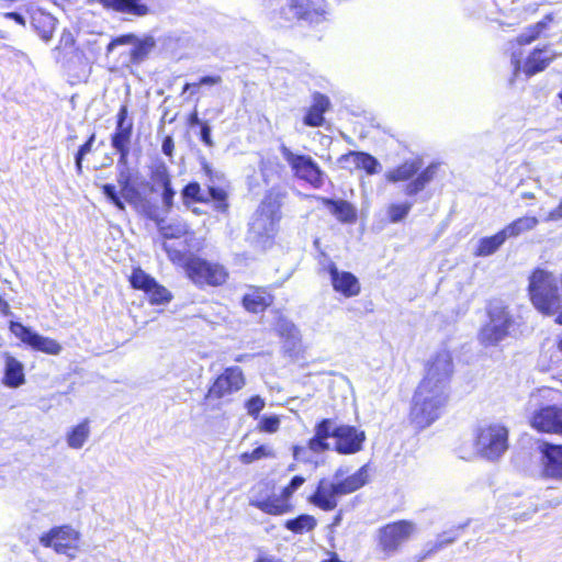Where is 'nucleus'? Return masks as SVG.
<instances>
[{
  "mask_svg": "<svg viewBox=\"0 0 562 562\" xmlns=\"http://www.w3.org/2000/svg\"><path fill=\"white\" fill-rule=\"evenodd\" d=\"M76 44V40L69 31L63 32L58 45L55 47V50L61 53L65 49L72 48Z\"/></svg>",
  "mask_w": 562,
  "mask_h": 562,
  "instance_id": "8fccbe9b",
  "label": "nucleus"
},
{
  "mask_svg": "<svg viewBox=\"0 0 562 562\" xmlns=\"http://www.w3.org/2000/svg\"><path fill=\"white\" fill-rule=\"evenodd\" d=\"M95 140V133H91L87 140L79 146L77 153L75 154V164L76 170L78 175L82 173V161L87 154L92 150L93 143Z\"/></svg>",
  "mask_w": 562,
  "mask_h": 562,
  "instance_id": "49530a36",
  "label": "nucleus"
},
{
  "mask_svg": "<svg viewBox=\"0 0 562 562\" xmlns=\"http://www.w3.org/2000/svg\"><path fill=\"white\" fill-rule=\"evenodd\" d=\"M335 427L329 418H324L315 425V434L307 440V448L315 453H321L329 449L327 439L334 438Z\"/></svg>",
  "mask_w": 562,
  "mask_h": 562,
  "instance_id": "72a5a7b5",
  "label": "nucleus"
},
{
  "mask_svg": "<svg viewBox=\"0 0 562 562\" xmlns=\"http://www.w3.org/2000/svg\"><path fill=\"white\" fill-rule=\"evenodd\" d=\"M244 358H245L244 355H239L238 357L235 358V361L240 362L244 360Z\"/></svg>",
  "mask_w": 562,
  "mask_h": 562,
  "instance_id": "69168bd1",
  "label": "nucleus"
},
{
  "mask_svg": "<svg viewBox=\"0 0 562 562\" xmlns=\"http://www.w3.org/2000/svg\"><path fill=\"white\" fill-rule=\"evenodd\" d=\"M539 224V220L535 215H524L513 220L503 229L506 238H515L519 235L530 232Z\"/></svg>",
  "mask_w": 562,
  "mask_h": 562,
  "instance_id": "58836bf2",
  "label": "nucleus"
},
{
  "mask_svg": "<svg viewBox=\"0 0 562 562\" xmlns=\"http://www.w3.org/2000/svg\"><path fill=\"white\" fill-rule=\"evenodd\" d=\"M30 23L44 42L47 43L53 38L57 21L52 14L42 9H35L31 12Z\"/></svg>",
  "mask_w": 562,
  "mask_h": 562,
  "instance_id": "f704fd0d",
  "label": "nucleus"
},
{
  "mask_svg": "<svg viewBox=\"0 0 562 562\" xmlns=\"http://www.w3.org/2000/svg\"><path fill=\"white\" fill-rule=\"evenodd\" d=\"M527 292L532 306L542 315L557 314L555 323L562 325V273L559 279L546 269L535 268L528 278Z\"/></svg>",
  "mask_w": 562,
  "mask_h": 562,
  "instance_id": "20e7f679",
  "label": "nucleus"
},
{
  "mask_svg": "<svg viewBox=\"0 0 562 562\" xmlns=\"http://www.w3.org/2000/svg\"><path fill=\"white\" fill-rule=\"evenodd\" d=\"M176 145L173 138L170 135H167L162 138L161 143V151L168 158H172L175 155Z\"/></svg>",
  "mask_w": 562,
  "mask_h": 562,
  "instance_id": "603ef678",
  "label": "nucleus"
},
{
  "mask_svg": "<svg viewBox=\"0 0 562 562\" xmlns=\"http://www.w3.org/2000/svg\"><path fill=\"white\" fill-rule=\"evenodd\" d=\"M337 162L341 169L349 173L362 171L367 176H373L381 170L379 160L366 151L349 150L340 155Z\"/></svg>",
  "mask_w": 562,
  "mask_h": 562,
  "instance_id": "5701e85b",
  "label": "nucleus"
},
{
  "mask_svg": "<svg viewBox=\"0 0 562 562\" xmlns=\"http://www.w3.org/2000/svg\"><path fill=\"white\" fill-rule=\"evenodd\" d=\"M558 98H559V100H560V101H561V103H562V90L558 93Z\"/></svg>",
  "mask_w": 562,
  "mask_h": 562,
  "instance_id": "774afa93",
  "label": "nucleus"
},
{
  "mask_svg": "<svg viewBox=\"0 0 562 562\" xmlns=\"http://www.w3.org/2000/svg\"><path fill=\"white\" fill-rule=\"evenodd\" d=\"M121 45H132L127 50V63L132 67H137L148 59L151 52L157 46V41L153 35H144L143 37L136 36L134 33H125L113 37L105 47V54L109 56L114 53V49Z\"/></svg>",
  "mask_w": 562,
  "mask_h": 562,
  "instance_id": "2eb2a0df",
  "label": "nucleus"
},
{
  "mask_svg": "<svg viewBox=\"0 0 562 562\" xmlns=\"http://www.w3.org/2000/svg\"><path fill=\"white\" fill-rule=\"evenodd\" d=\"M286 8L297 23V37L307 43L324 41L333 27L327 0H286Z\"/></svg>",
  "mask_w": 562,
  "mask_h": 562,
  "instance_id": "f03ea898",
  "label": "nucleus"
},
{
  "mask_svg": "<svg viewBox=\"0 0 562 562\" xmlns=\"http://www.w3.org/2000/svg\"><path fill=\"white\" fill-rule=\"evenodd\" d=\"M438 164H429L423 168V160L419 157L407 159L385 172V180L390 183L409 181L404 190L407 196H413L425 190L435 179Z\"/></svg>",
  "mask_w": 562,
  "mask_h": 562,
  "instance_id": "423d86ee",
  "label": "nucleus"
},
{
  "mask_svg": "<svg viewBox=\"0 0 562 562\" xmlns=\"http://www.w3.org/2000/svg\"><path fill=\"white\" fill-rule=\"evenodd\" d=\"M201 86H192V82H187L183 85L182 87V91L181 93H186V92H190L191 94H194L196 93L198 89L200 88Z\"/></svg>",
  "mask_w": 562,
  "mask_h": 562,
  "instance_id": "680f3d73",
  "label": "nucleus"
},
{
  "mask_svg": "<svg viewBox=\"0 0 562 562\" xmlns=\"http://www.w3.org/2000/svg\"><path fill=\"white\" fill-rule=\"evenodd\" d=\"M316 525L317 520L315 517L308 514H301L284 522V527L295 535L312 531L315 529Z\"/></svg>",
  "mask_w": 562,
  "mask_h": 562,
  "instance_id": "79ce46f5",
  "label": "nucleus"
},
{
  "mask_svg": "<svg viewBox=\"0 0 562 562\" xmlns=\"http://www.w3.org/2000/svg\"><path fill=\"white\" fill-rule=\"evenodd\" d=\"M368 483L369 468L367 464L344 479H338V472H336L334 481L321 479L307 501L323 512H331L337 507L339 497L355 493Z\"/></svg>",
  "mask_w": 562,
  "mask_h": 562,
  "instance_id": "39448f33",
  "label": "nucleus"
},
{
  "mask_svg": "<svg viewBox=\"0 0 562 562\" xmlns=\"http://www.w3.org/2000/svg\"><path fill=\"white\" fill-rule=\"evenodd\" d=\"M306 482V479L303 475H294L286 485H284L281 488V494L283 495L284 499L288 503H293L292 498L294 493L300 490L304 483Z\"/></svg>",
  "mask_w": 562,
  "mask_h": 562,
  "instance_id": "de8ad7c7",
  "label": "nucleus"
},
{
  "mask_svg": "<svg viewBox=\"0 0 562 562\" xmlns=\"http://www.w3.org/2000/svg\"><path fill=\"white\" fill-rule=\"evenodd\" d=\"M10 330L23 344L27 345L35 351H41L46 355L56 356L59 355L60 351L63 350L61 345L57 340L50 337H44L31 330L29 327L24 326L21 323L11 322Z\"/></svg>",
  "mask_w": 562,
  "mask_h": 562,
  "instance_id": "aec40b11",
  "label": "nucleus"
},
{
  "mask_svg": "<svg viewBox=\"0 0 562 562\" xmlns=\"http://www.w3.org/2000/svg\"><path fill=\"white\" fill-rule=\"evenodd\" d=\"M274 301V296L266 286L248 285L247 292L241 296V306L251 314L266 312Z\"/></svg>",
  "mask_w": 562,
  "mask_h": 562,
  "instance_id": "cd10ccee",
  "label": "nucleus"
},
{
  "mask_svg": "<svg viewBox=\"0 0 562 562\" xmlns=\"http://www.w3.org/2000/svg\"><path fill=\"white\" fill-rule=\"evenodd\" d=\"M453 359L448 351L436 352L425 364V374L417 384L407 414L415 432L430 427L442 415L450 394Z\"/></svg>",
  "mask_w": 562,
  "mask_h": 562,
  "instance_id": "f257e3e1",
  "label": "nucleus"
},
{
  "mask_svg": "<svg viewBox=\"0 0 562 562\" xmlns=\"http://www.w3.org/2000/svg\"><path fill=\"white\" fill-rule=\"evenodd\" d=\"M522 198L532 200V199H535V193H532V192H525L522 194Z\"/></svg>",
  "mask_w": 562,
  "mask_h": 562,
  "instance_id": "0e129e2a",
  "label": "nucleus"
},
{
  "mask_svg": "<svg viewBox=\"0 0 562 562\" xmlns=\"http://www.w3.org/2000/svg\"><path fill=\"white\" fill-rule=\"evenodd\" d=\"M251 492L249 505L265 515L279 517L294 510V504L288 503L281 492L277 493L273 481H261Z\"/></svg>",
  "mask_w": 562,
  "mask_h": 562,
  "instance_id": "9d476101",
  "label": "nucleus"
},
{
  "mask_svg": "<svg viewBox=\"0 0 562 562\" xmlns=\"http://www.w3.org/2000/svg\"><path fill=\"white\" fill-rule=\"evenodd\" d=\"M443 542H436L429 549L416 557V562H422L442 549Z\"/></svg>",
  "mask_w": 562,
  "mask_h": 562,
  "instance_id": "5fc2aeb1",
  "label": "nucleus"
},
{
  "mask_svg": "<svg viewBox=\"0 0 562 562\" xmlns=\"http://www.w3.org/2000/svg\"><path fill=\"white\" fill-rule=\"evenodd\" d=\"M221 82V76H203L196 82H192V86H215Z\"/></svg>",
  "mask_w": 562,
  "mask_h": 562,
  "instance_id": "6e6d98bb",
  "label": "nucleus"
},
{
  "mask_svg": "<svg viewBox=\"0 0 562 562\" xmlns=\"http://www.w3.org/2000/svg\"><path fill=\"white\" fill-rule=\"evenodd\" d=\"M325 270L330 277V283L335 292L344 297H353L360 294L361 284L353 273L340 271L333 261L326 266Z\"/></svg>",
  "mask_w": 562,
  "mask_h": 562,
  "instance_id": "a878e982",
  "label": "nucleus"
},
{
  "mask_svg": "<svg viewBox=\"0 0 562 562\" xmlns=\"http://www.w3.org/2000/svg\"><path fill=\"white\" fill-rule=\"evenodd\" d=\"M265 406L266 402L259 395L250 396L245 403V407L248 415L251 416L254 419H258L260 417V413L265 408Z\"/></svg>",
  "mask_w": 562,
  "mask_h": 562,
  "instance_id": "09e8293b",
  "label": "nucleus"
},
{
  "mask_svg": "<svg viewBox=\"0 0 562 562\" xmlns=\"http://www.w3.org/2000/svg\"><path fill=\"white\" fill-rule=\"evenodd\" d=\"M321 562H344L339 559L336 552H328V559L322 560Z\"/></svg>",
  "mask_w": 562,
  "mask_h": 562,
  "instance_id": "e2e57ef3",
  "label": "nucleus"
},
{
  "mask_svg": "<svg viewBox=\"0 0 562 562\" xmlns=\"http://www.w3.org/2000/svg\"><path fill=\"white\" fill-rule=\"evenodd\" d=\"M3 18L7 20H12L21 26L26 25V21H25L24 16L22 14H20L19 12H14V11L5 12V13H3Z\"/></svg>",
  "mask_w": 562,
  "mask_h": 562,
  "instance_id": "13d9d810",
  "label": "nucleus"
},
{
  "mask_svg": "<svg viewBox=\"0 0 562 562\" xmlns=\"http://www.w3.org/2000/svg\"><path fill=\"white\" fill-rule=\"evenodd\" d=\"M138 179L137 171L124 167L119 170L116 177L120 191L112 183L102 184L101 191L120 211H124L125 203H128L147 218H154L157 206L143 192V188L148 187V182L138 181Z\"/></svg>",
  "mask_w": 562,
  "mask_h": 562,
  "instance_id": "7ed1b4c3",
  "label": "nucleus"
},
{
  "mask_svg": "<svg viewBox=\"0 0 562 562\" xmlns=\"http://www.w3.org/2000/svg\"><path fill=\"white\" fill-rule=\"evenodd\" d=\"M204 121L200 120L199 117V112L196 109H194L193 111H191L188 116H187V124L189 126H193V125H199L201 126V124H203Z\"/></svg>",
  "mask_w": 562,
  "mask_h": 562,
  "instance_id": "052dcab7",
  "label": "nucleus"
},
{
  "mask_svg": "<svg viewBox=\"0 0 562 562\" xmlns=\"http://www.w3.org/2000/svg\"><path fill=\"white\" fill-rule=\"evenodd\" d=\"M316 200L326 206L330 214L342 224H352L357 221V210L348 201L342 199H330L316 196Z\"/></svg>",
  "mask_w": 562,
  "mask_h": 562,
  "instance_id": "2f4dec72",
  "label": "nucleus"
},
{
  "mask_svg": "<svg viewBox=\"0 0 562 562\" xmlns=\"http://www.w3.org/2000/svg\"><path fill=\"white\" fill-rule=\"evenodd\" d=\"M412 202H396L391 203L386 209V216L389 223H398L406 218L411 209Z\"/></svg>",
  "mask_w": 562,
  "mask_h": 562,
  "instance_id": "37998d69",
  "label": "nucleus"
},
{
  "mask_svg": "<svg viewBox=\"0 0 562 562\" xmlns=\"http://www.w3.org/2000/svg\"><path fill=\"white\" fill-rule=\"evenodd\" d=\"M130 286L145 294L150 305H165L172 301V293L140 266L133 267L127 278Z\"/></svg>",
  "mask_w": 562,
  "mask_h": 562,
  "instance_id": "dca6fc26",
  "label": "nucleus"
},
{
  "mask_svg": "<svg viewBox=\"0 0 562 562\" xmlns=\"http://www.w3.org/2000/svg\"><path fill=\"white\" fill-rule=\"evenodd\" d=\"M487 321L479 330L477 339L484 347H493L510 335L515 319L508 307L501 303H491L486 308Z\"/></svg>",
  "mask_w": 562,
  "mask_h": 562,
  "instance_id": "6e6552de",
  "label": "nucleus"
},
{
  "mask_svg": "<svg viewBox=\"0 0 562 562\" xmlns=\"http://www.w3.org/2000/svg\"><path fill=\"white\" fill-rule=\"evenodd\" d=\"M128 53L122 52L114 58V63L117 69L133 71L132 64L127 63Z\"/></svg>",
  "mask_w": 562,
  "mask_h": 562,
  "instance_id": "864d4df0",
  "label": "nucleus"
},
{
  "mask_svg": "<svg viewBox=\"0 0 562 562\" xmlns=\"http://www.w3.org/2000/svg\"><path fill=\"white\" fill-rule=\"evenodd\" d=\"M246 383L247 379L240 367H226L212 379L203 400L210 403L229 401L234 394L246 386Z\"/></svg>",
  "mask_w": 562,
  "mask_h": 562,
  "instance_id": "1a4fd4ad",
  "label": "nucleus"
},
{
  "mask_svg": "<svg viewBox=\"0 0 562 562\" xmlns=\"http://www.w3.org/2000/svg\"><path fill=\"white\" fill-rule=\"evenodd\" d=\"M508 428L502 424H490L477 429L475 446L486 459L499 458L508 448Z\"/></svg>",
  "mask_w": 562,
  "mask_h": 562,
  "instance_id": "4468645a",
  "label": "nucleus"
},
{
  "mask_svg": "<svg viewBox=\"0 0 562 562\" xmlns=\"http://www.w3.org/2000/svg\"><path fill=\"white\" fill-rule=\"evenodd\" d=\"M277 453L272 446L268 443H262L254 448L251 451L241 452L238 456V460L244 465L252 464L256 461L262 459H274Z\"/></svg>",
  "mask_w": 562,
  "mask_h": 562,
  "instance_id": "a19ab883",
  "label": "nucleus"
},
{
  "mask_svg": "<svg viewBox=\"0 0 562 562\" xmlns=\"http://www.w3.org/2000/svg\"><path fill=\"white\" fill-rule=\"evenodd\" d=\"M562 218V200L559 202V204L552 209L548 215L547 221H559Z\"/></svg>",
  "mask_w": 562,
  "mask_h": 562,
  "instance_id": "bf43d9fd",
  "label": "nucleus"
},
{
  "mask_svg": "<svg viewBox=\"0 0 562 562\" xmlns=\"http://www.w3.org/2000/svg\"><path fill=\"white\" fill-rule=\"evenodd\" d=\"M4 368L1 383L10 389H18L26 381L24 366L12 355L5 352L3 355Z\"/></svg>",
  "mask_w": 562,
  "mask_h": 562,
  "instance_id": "473e14b6",
  "label": "nucleus"
},
{
  "mask_svg": "<svg viewBox=\"0 0 562 562\" xmlns=\"http://www.w3.org/2000/svg\"><path fill=\"white\" fill-rule=\"evenodd\" d=\"M331 108L330 99L321 92L312 94V103L305 110L303 124L307 127H321L325 124V113Z\"/></svg>",
  "mask_w": 562,
  "mask_h": 562,
  "instance_id": "c85d7f7f",
  "label": "nucleus"
},
{
  "mask_svg": "<svg viewBox=\"0 0 562 562\" xmlns=\"http://www.w3.org/2000/svg\"><path fill=\"white\" fill-rule=\"evenodd\" d=\"M279 150L295 179L310 184L314 189L324 186L325 173L312 156L295 153L284 144L279 146Z\"/></svg>",
  "mask_w": 562,
  "mask_h": 562,
  "instance_id": "9b49d317",
  "label": "nucleus"
},
{
  "mask_svg": "<svg viewBox=\"0 0 562 562\" xmlns=\"http://www.w3.org/2000/svg\"><path fill=\"white\" fill-rule=\"evenodd\" d=\"M256 430L262 434H274L280 429L281 419L278 415H263L258 418Z\"/></svg>",
  "mask_w": 562,
  "mask_h": 562,
  "instance_id": "a18cd8bd",
  "label": "nucleus"
},
{
  "mask_svg": "<svg viewBox=\"0 0 562 562\" xmlns=\"http://www.w3.org/2000/svg\"><path fill=\"white\" fill-rule=\"evenodd\" d=\"M288 198V192L280 187H272L268 189L256 211L258 221L269 223L271 234L267 238H273L277 233V227L282 218V206L284 200Z\"/></svg>",
  "mask_w": 562,
  "mask_h": 562,
  "instance_id": "a211bd4d",
  "label": "nucleus"
},
{
  "mask_svg": "<svg viewBox=\"0 0 562 562\" xmlns=\"http://www.w3.org/2000/svg\"><path fill=\"white\" fill-rule=\"evenodd\" d=\"M165 250L168 255L169 260L173 263H179L184 259V254L180 250H175L168 247H166Z\"/></svg>",
  "mask_w": 562,
  "mask_h": 562,
  "instance_id": "4d7b16f0",
  "label": "nucleus"
},
{
  "mask_svg": "<svg viewBox=\"0 0 562 562\" xmlns=\"http://www.w3.org/2000/svg\"><path fill=\"white\" fill-rule=\"evenodd\" d=\"M200 140L206 146V147H213L214 142L211 136V127L210 125L204 122L200 126Z\"/></svg>",
  "mask_w": 562,
  "mask_h": 562,
  "instance_id": "3c124183",
  "label": "nucleus"
},
{
  "mask_svg": "<svg viewBox=\"0 0 562 562\" xmlns=\"http://www.w3.org/2000/svg\"><path fill=\"white\" fill-rule=\"evenodd\" d=\"M555 14L553 12L547 13L538 22L528 25L525 31L518 34L515 42L518 46H528L533 42L548 36L550 25L554 23Z\"/></svg>",
  "mask_w": 562,
  "mask_h": 562,
  "instance_id": "c756f323",
  "label": "nucleus"
},
{
  "mask_svg": "<svg viewBox=\"0 0 562 562\" xmlns=\"http://www.w3.org/2000/svg\"><path fill=\"white\" fill-rule=\"evenodd\" d=\"M182 267L187 278L200 289L222 288L229 280V271L223 263L199 256L188 257Z\"/></svg>",
  "mask_w": 562,
  "mask_h": 562,
  "instance_id": "0eeeda50",
  "label": "nucleus"
},
{
  "mask_svg": "<svg viewBox=\"0 0 562 562\" xmlns=\"http://www.w3.org/2000/svg\"><path fill=\"white\" fill-rule=\"evenodd\" d=\"M276 333L279 337L286 340H299L300 331L297 327L289 319L280 317L276 323Z\"/></svg>",
  "mask_w": 562,
  "mask_h": 562,
  "instance_id": "c03bdc74",
  "label": "nucleus"
},
{
  "mask_svg": "<svg viewBox=\"0 0 562 562\" xmlns=\"http://www.w3.org/2000/svg\"><path fill=\"white\" fill-rule=\"evenodd\" d=\"M89 436L90 420L85 418L68 431L66 437L67 445L72 449H80L83 447Z\"/></svg>",
  "mask_w": 562,
  "mask_h": 562,
  "instance_id": "ea45409f",
  "label": "nucleus"
},
{
  "mask_svg": "<svg viewBox=\"0 0 562 562\" xmlns=\"http://www.w3.org/2000/svg\"><path fill=\"white\" fill-rule=\"evenodd\" d=\"M416 531V524L408 519L387 522L378 529V549L384 555L390 557L398 552L414 537Z\"/></svg>",
  "mask_w": 562,
  "mask_h": 562,
  "instance_id": "f8f14e48",
  "label": "nucleus"
},
{
  "mask_svg": "<svg viewBox=\"0 0 562 562\" xmlns=\"http://www.w3.org/2000/svg\"><path fill=\"white\" fill-rule=\"evenodd\" d=\"M97 2L108 11L137 18L148 15L151 12L143 0H97Z\"/></svg>",
  "mask_w": 562,
  "mask_h": 562,
  "instance_id": "7c9ffc66",
  "label": "nucleus"
},
{
  "mask_svg": "<svg viewBox=\"0 0 562 562\" xmlns=\"http://www.w3.org/2000/svg\"><path fill=\"white\" fill-rule=\"evenodd\" d=\"M506 236L503 229L496 232L491 236L481 238L473 251L475 257H487L495 254L502 245L506 241Z\"/></svg>",
  "mask_w": 562,
  "mask_h": 562,
  "instance_id": "4c0bfd02",
  "label": "nucleus"
},
{
  "mask_svg": "<svg viewBox=\"0 0 562 562\" xmlns=\"http://www.w3.org/2000/svg\"><path fill=\"white\" fill-rule=\"evenodd\" d=\"M149 179L151 181L150 191L161 189V202L166 212L171 211L175 204L176 190L172 186V177L165 162L159 161L155 164L149 171Z\"/></svg>",
  "mask_w": 562,
  "mask_h": 562,
  "instance_id": "b1692460",
  "label": "nucleus"
},
{
  "mask_svg": "<svg viewBox=\"0 0 562 562\" xmlns=\"http://www.w3.org/2000/svg\"><path fill=\"white\" fill-rule=\"evenodd\" d=\"M210 198L203 195L202 188L199 182L191 181L181 190L182 202L186 206L194 203L207 204L211 200L214 202V210L220 213H227L229 209L228 194L221 187L210 186L207 188Z\"/></svg>",
  "mask_w": 562,
  "mask_h": 562,
  "instance_id": "6ab92c4d",
  "label": "nucleus"
},
{
  "mask_svg": "<svg viewBox=\"0 0 562 562\" xmlns=\"http://www.w3.org/2000/svg\"><path fill=\"white\" fill-rule=\"evenodd\" d=\"M79 535L70 526L53 527L40 537V543L45 548H52L56 553L68 554L77 548Z\"/></svg>",
  "mask_w": 562,
  "mask_h": 562,
  "instance_id": "4be33fe9",
  "label": "nucleus"
},
{
  "mask_svg": "<svg viewBox=\"0 0 562 562\" xmlns=\"http://www.w3.org/2000/svg\"><path fill=\"white\" fill-rule=\"evenodd\" d=\"M539 452L542 475L562 481V445L544 441L539 446Z\"/></svg>",
  "mask_w": 562,
  "mask_h": 562,
  "instance_id": "bb28decb",
  "label": "nucleus"
},
{
  "mask_svg": "<svg viewBox=\"0 0 562 562\" xmlns=\"http://www.w3.org/2000/svg\"><path fill=\"white\" fill-rule=\"evenodd\" d=\"M134 132V122L128 105L122 103L115 114V128L111 134V147L119 155V164L126 165Z\"/></svg>",
  "mask_w": 562,
  "mask_h": 562,
  "instance_id": "f3484780",
  "label": "nucleus"
},
{
  "mask_svg": "<svg viewBox=\"0 0 562 562\" xmlns=\"http://www.w3.org/2000/svg\"><path fill=\"white\" fill-rule=\"evenodd\" d=\"M67 139H68V140H72V142H74V140H76V139H77V135H69V136L67 137Z\"/></svg>",
  "mask_w": 562,
  "mask_h": 562,
  "instance_id": "338daca9",
  "label": "nucleus"
},
{
  "mask_svg": "<svg viewBox=\"0 0 562 562\" xmlns=\"http://www.w3.org/2000/svg\"><path fill=\"white\" fill-rule=\"evenodd\" d=\"M558 56L559 54L550 49L548 45L535 46L524 59L519 54L514 53L510 57L513 76L515 78L522 76L529 79L546 71Z\"/></svg>",
  "mask_w": 562,
  "mask_h": 562,
  "instance_id": "ddd939ff",
  "label": "nucleus"
},
{
  "mask_svg": "<svg viewBox=\"0 0 562 562\" xmlns=\"http://www.w3.org/2000/svg\"><path fill=\"white\" fill-rule=\"evenodd\" d=\"M151 220L156 222L158 225L159 234L165 239H179L191 233L189 225L184 222L176 221L167 224L164 223V220L157 216V211L155 212L154 218Z\"/></svg>",
  "mask_w": 562,
  "mask_h": 562,
  "instance_id": "e433bc0d",
  "label": "nucleus"
},
{
  "mask_svg": "<svg viewBox=\"0 0 562 562\" xmlns=\"http://www.w3.org/2000/svg\"><path fill=\"white\" fill-rule=\"evenodd\" d=\"M334 449L340 454H353L362 450L366 441V434L355 426L339 425L335 427Z\"/></svg>",
  "mask_w": 562,
  "mask_h": 562,
  "instance_id": "393cba45",
  "label": "nucleus"
},
{
  "mask_svg": "<svg viewBox=\"0 0 562 562\" xmlns=\"http://www.w3.org/2000/svg\"><path fill=\"white\" fill-rule=\"evenodd\" d=\"M529 425L538 432L562 436V405L539 407L530 416Z\"/></svg>",
  "mask_w": 562,
  "mask_h": 562,
  "instance_id": "412c9836",
  "label": "nucleus"
},
{
  "mask_svg": "<svg viewBox=\"0 0 562 562\" xmlns=\"http://www.w3.org/2000/svg\"><path fill=\"white\" fill-rule=\"evenodd\" d=\"M258 168L261 179L266 184L272 180L281 179L284 173V166L277 156L261 157Z\"/></svg>",
  "mask_w": 562,
  "mask_h": 562,
  "instance_id": "c9c22d12",
  "label": "nucleus"
}]
</instances>
